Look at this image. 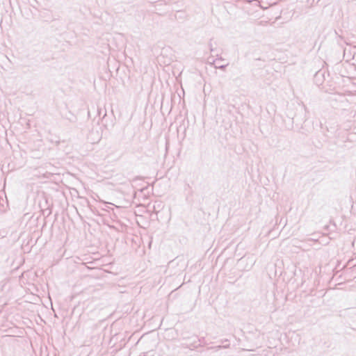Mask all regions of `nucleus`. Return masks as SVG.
Masks as SVG:
<instances>
[{
    "label": "nucleus",
    "instance_id": "nucleus-1",
    "mask_svg": "<svg viewBox=\"0 0 356 356\" xmlns=\"http://www.w3.org/2000/svg\"><path fill=\"white\" fill-rule=\"evenodd\" d=\"M224 59L222 58H220L216 60H213V62H210L211 65H213L215 68L220 69L222 70H225L226 67L228 65V63L222 65L220 63V61L223 60Z\"/></svg>",
    "mask_w": 356,
    "mask_h": 356
},
{
    "label": "nucleus",
    "instance_id": "nucleus-2",
    "mask_svg": "<svg viewBox=\"0 0 356 356\" xmlns=\"http://www.w3.org/2000/svg\"><path fill=\"white\" fill-rule=\"evenodd\" d=\"M229 346H230L229 343H227V344H225L223 346H211V347L208 348V349L213 350L214 351L216 352L221 348H229Z\"/></svg>",
    "mask_w": 356,
    "mask_h": 356
},
{
    "label": "nucleus",
    "instance_id": "nucleus-3",
    "mask_svg": "<svg viewBox=\"0 0 356 356\" xmlns=\"http://www.w3.org/2000/svg\"><path fill=\"white\" fill-rule=\"evenodd\" d=\"M210 50H211V51H213V48H212L211 44H210Z\"/></svg>",
    "mask_w": 356,
    "mask_h": 356
},
{
    "label": "nucleus",
    "instance_id": "nucleus-4",
    "mask_svg": "<svg viewBox=\"0 0 356 356\" xmlns=\"http://www.w3.org/2000/svg\"><path fill=\"white\" fill-rule=\"evenodd\" d=\"M203 339H204V337H202V339H199V341H203Z\"/></svg>",
    "mask_w": 356,
    "mask_h": 356
},
{
    "label": "nucleus",
    "instance_id": "nucleus-5",
    "mask_svg": "<svg viewBox=\"0 0 356 356\" xmlns=\"http://www.w3.org/2000/svg\"><path fill=\"white\" fill-rule=\"evenodd\" d=\"M203 339H204V337H202V339H199V341H203Z\"/></svg>",
    "mask_w": 356,
    "mask_h": 356
},
{
    "label": "nucleus",
    "instance_id": "nucleus-6",
    "mask_svg": "<svg viewBox=\"0 0 356 356\" xmlns=\"http://www.w3.org/2000/svg\"><path fill=\"white\" fill-rule=\"evenodd\" d=\"M203 339H204V337H202V339H199V341H203Z\"/></svg>",
    "mask_w": 356,
    "mask_h": 356
}]
</instances>
